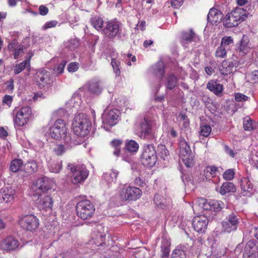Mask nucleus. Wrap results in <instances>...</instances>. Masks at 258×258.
<instances>
[{"instance_id": "nucleus-62", "label": "nucleus", "mask_w": 258, "mask_h": 258, "mask_svg": "<svg viewBox=\"0 0 258 258\" xmlns=\"http://www.w3.org/2000/svg\"><path fill=\"white\" fill-rule=\"evenodd\" d=\"M183 0H171V4L174 8H179L182 4Z\"/></svg>"}, {"instance_id": "nucleus-16", "label": "nucleus", "mask_w": 258, "mask_h": 258, "mask_svg": "<svg viewBox=\"0 0 258 258\" xmlns=\"http://www.w3.org/2000/svg\"><path fill=\"white\" fill-rule=\"evenodd\" d=\"M208 223L209 219L207 216L202 215L195 217L192 224L195 231L199 233H203L207 229Z\"/></svg>"}, {"instance_id": "nucleus-11", "label": "nucleus", "mask_w": 258, "mask_h": 258, "mask_svg": "<svg viewBox=\"0 0 258 258\" xmlns=\"http://www.w3.org/2000/svg\"><path fill=\"white\" fill-rule=\"evenodd\" d=\"M240 223V218L236 212H232L222 223L224 231L230 233L235 231Z\"/></svg>"}, {"instance_id": "nucleus-9", "label": "nucleus", "mask_w": 258, "mask_h": 258, "mask_svg": "<svg viewBox=\"0 0 258 258\" xmlns=\"http://www.w3.org/2000/svg\"><path fill=\"white\" fill-rule=\"evenodd\" d=\"M55 186L53 181L49 178L46 177L39 178L33 184L32 189L35 192L33 194V196L44 194L52 189L54 190Z\"/></svg>"}, {"instance_id": "nucleus-39", "label": "nucleus", "mask_w": 258, "mask_h": 258, "mask_svg": "<svg viewBox=\"0 0 258 258\" xmlns=\"http://www.w3.org/2000/svg\"><path fill=\"white\" fill-rule=\"evenodd\" d=\"M122 143V141L118 139L113 140L110 143L111 146L114 148L113 154L116 157H118L119 155L120 152V147Z\"/></svg>"}, {"instance_id": "nucleus-56", "label": "nucleus", "mask_w": 258, "mask_h": 258, "mask_svg": "<svg viewBox=\"0 0 258 258\" xmlns=\"http://www.w3.org/2000/svg\"><path fill=\"white\" fill-rule=\"evenodd\" d=\"M234 96L235 100L237 102L246 101L248 99L247 96L240 93H235Z\"/></svg>"}, {"instance_id": "nucleus-48", "label": "nucleus", "mask_w": 258, "mask_h": 258, "mask_svg": "<svg viewBox=\"0 0 258 258\" xmlns=\"http://www.w3.org/2000/svg\"><path fill=\"white\" fill-rule=\"evenodd\" d=\"M243 128L245 131H248L253 129L252 121L250 118H245L243 120Z\"/></svg>"}, {"instance_id": "nucleus-23", "label": "nucleus", "mask_w": 258, "mask_h": 258, "mask_svg": "<svg viewBox=\"0 0 258 258\" xmlns=\"http://www.w3.org/2000/svg\"><path fill=\"white\" fill-rule=\"evenodd\" d=\"M15 191L11 187L5 188L2 193L0 199L1 203H11L15 198Z\"/></svg>"}, {"instance_id": "nucleus-51", "label": "nucleus", "mask_w": 258, "mask_h": 258, "mask_svg": "<svg viewBox=\"0 0 258 258\" xmlns=\"http://www.w3.org/2000/svg\"><path fill=\"white\" fill-rule=\"evenodd\" d=\"M211 127L208 125H204L201 126L200 134L201 135L207 137L211 132Z\"/></svg>"}, {"instance_id": "nucleus-33", "label": "nucleus", "mask_w": 258, "mask_h": 258, "mask_svg": "<svg viewBox=\"0 0 258 258\" xmlns=\"http://www.w3.org/2000/svg\"><path fill=\"white\" fill-rule=\"evenodd\" d=\"M48 168L51 172L58 173L62 168V161H53L49 164Z\"/></svg>"}, {"instance_id": "nucleus-58", "label": "nucleus", "mask_w": 258, "mask_h": 258, "mask_svg": "<svg viewBox=\"0 0 258 258\" xmlns=\"http://www.w3.org/2000/svg\"><path fill=\"white\" fill-rule=\"evenodd\" d=\"M79 42L76 39H71L67 43V46L71 49H74L78 46Z\"/></svg>"}, {"instance_id": "nucleus-63", "label": "nucleus", "mask_w": 258, "mask_h": 258, "mask_svg": "<svg viewBox=\"0 0 258 258\" xmlns=\"http://www.w3.org/2000/svg\"><path fill=\"white\" fill-rule=\"evenodd\" d=\"M250 77L251 79L253 81V83H255L258 82V70H255L252 72Z\"/></svg>"}, {"instance_id": "nucleus-26", "label": "nucleus", "mask_w": 258, "mask_h": 258, "mask_svg": "<svg viewBox=\"0 0 258 258\" xmlns=\"http://www.w3.org/2000/svg\"><path fill=\"white\" fill-rule=\"evenodd\" d=\"M248 43V37L246 35H243L240 41V43L237 48V51H239L240 55L243 56L249 51L250 47Z\"/></svg>"}, {"instance_id": "nucleus-8", "label": "nucleus", "mask_w": 258, "mask_h": 258, "mask_svg": "<svg viewBox=\"0 0 258 258\" xmlns=\"http://www.w3.org/2000/svg\"><path fill=\"white\" fill-rule=\"evenodd\" d=\"M120 112L118 110L113 109L108 110L106 108L102 115V126L106 131L115 125L118 121Z\"/></svg>"}, {"instance_id": "nucleus-24", "label": "nucleus", "mask_w": 258, "mask_h": 258, "mask_svg": "<svg viewBox=\"0 0 258 258\" xmlns=\"http://www.w3.org/2000/svg\"><path fill=\"white\" fill-rule=\"evenodd\" d=\"M207 88L217 96H221L223 90V86L217 80H211L207 84Z\"/></svg>"}, {"instance_id": "nucleus-47", "label": "nucleus", "mask_w": 258, "mask_h": 258, "mask_svg": "<svg viewBox=\"0 0 258 258\" xmlns=\"http://www.w3.org/2000/svg\"><path fill=\"white\" fill-rule=\"evenodd\" d=\"M172 258H186L184 251L180 249H174L171 254Z\"/></svg>"}, {"instance_id": "nucleus-20", "label": "nucleus", "mask_w": 258, "mask_h": 258, "mask_svg": "<svg viewBox=\"0 0 258 258\" xmlns=\"http://www.w3.org/2000/svg\"><path fill=\"white\" fill-rule=\"evenodd\" d=\"M257 255L256 246L253 242L249 241L245 245L243 258H256Z\"/></svg>"}, {"instance_id": "nucleus-53", "label": "nucleus", "mask_w": 258, "mask_h": 258, "mask_svg": "<svg viewBox=\"0 0 258 258\" xmlns=\"http://www.w3.org/2000/svg\"><path fill=\"white\" fill-rule=\"evenodd\" d=\"M234 175V172L233 169H228L226 170L223 174V176L226 180H231L233 178Z\"/></svg>"}, {"instance_id": "nucleus-29", "label": "nucleus", "mask_w": 258, "mask_h": 258, "mask_svg": "<svg viewBox=\"0 0 258 258\" xmlns=\"http://www.w3.org/2000/svg\"><path fill=\"white\" fill-rule=\"evenodd\" d=\"M218 171V167L215 166H207L204 171V175L207 180H210L211 178L216 176Z\"/></svg>"}, {"instance_id": "nucleus-25", "label": "nucleus", "mask_w": 258, "mask_h": 258, "mask_svg": "<svg viewBox=\"0 0 258 258\" xmlns=\"http://www.w3.org/2000/svg\"><path fill=\"white\" fill-rule=\"evenodd\" d=\"M181 40L183 45H185L193 41L197 42L199 40V37L193 32L190 30L184 32L181 34Z\"/></svg>"}, {"instance_id": "nucleus-40", "label": "nucleus", "mask_w": 258, "mask_h": 258, "mask_svg": "<svg viewBox=\"0 0 258 258\" xmlns=\"http://www.w3.org/2000/svg\"><path fill=\"white\" fill-rule=\"evenodd\" d=\"M67 146L65 147L64 145L61 144L56 145L53 149V152L57 156H60L63 154L66 151L72 147L73 146L69 147V144H66Z\"/></svg>"}, {"instance_id": "nucleus-10", "label": "nucleus", "mask_w": 258, "mask_h": 258, "mask_svg": "<svg viewBox=\"0 0 258 258\" xmlns=\"http://www.w3.org/2000/svg\"><path fill=\"white\" fill-rule=\"evenodd\" d=\"M141 161L145 166L153 167L155 165L157 156L155 147L153 145H146L144 146Z\"/></svg>"}, {"instance_id": "nucleus-13", "label": "nucleus", "mask_w": 258, "mask_h": 258, "mask_svg": "<svg viewBox=\"0 0 258 258\" xmlns=\"http://www.w3.org/2000/svg\"><path fill=\"white\" fill-rule=\"evenodd\" d=\"M19 223L23 229L30 231L36 229L39 224L38 218L32 214L24 216Z\"/></svg>"}, {"instance_id": "nucleus-28", "label": "nucleus", "mask_w": 258, "mask_h": 258, "mask_svg": "<svg viewBox=\"0 0 258 258\" xmlns=\"http://www.w3.org/2000/svg\"><path fill=\"white\" fill-rule=\"evenodd\" d=\"M150 71L153 74L159 75L162 78L164 74V65L163 62L159 61L150 68Z\"/></svg>"}, {"instance_id": "nucleus-38", "label": "nucleus", "mask_w": 258, "mask_h": 258, "mask_svg": "<svg viewBox=\"0 0 258 258\" xmlns=\"http://www.w3.org/2000/svg\"><path fill=\"white\" fill-rule=\"evenodd\" d=\"M88 86L89 91L92 93L98 94L101 92V88L97 82H90L88 83Z\"/></svg>"}, {"instance_id": "nucleus-31", "label": "nucleus", "mask_w": 258, "mask_h": 258, "mask_svg": "<svg viewBox=\"0 0 258 258\" xmlns=\"http://www.w3.org/2000/svg\"><path fill=\"white\" fill-rule=\"evenodd\" d=\"M177 85V79L173 74H170L166 78L165 86L169 90L173 89Z\"/></svg>"}, {"instance_id": "nucleus-15", "label": "nucleus", "mask_w": 258, "mask_h": 258, "mask_svg": "<svg viewBox=\"0 0 258 258\" xmlns=\"http://www.w3.org/2000/svg\"><path fill=\"white\" fill-rule=\"evenodd\" d=\"M121 23L117 21H109L105 24L102 31L105 36L109 38L113 39L115 38L120 31Z\"/></svg>"}, {"instance_id": "nucleus-54", "label": "nucleus", "mask_w": 258, "mask_h": 258, "mask_svg": "<svg viewBox=\"0 0 258 258\" xmlns=\"http://www.w3.org/2000/svg\"><path fill=\"white\" fill-rule=\"evenodd\" d=\"M217 14L215 16H214V18L211 19L210 22L214 23L216 24L217 23L220 22L222 20L223 17V15L222 13L218 10L217 11Z\"/></svg>"}, {"instance_id": "nucleus-3", "label": "nucleus", "mask_w": 258, "mask_h": 258, "mask_svg": "<svg viewBox=\"0 0 258 258\" xmlns=\"http://www.w3.org/2000/svg\"><path fill=\"white\" fill-rule=\"evenodd\" d=\"M248 12L243 8H236L230 13L228 14L223 19V25L228 28L237 26L247 17Z\"/></svg>"}, {"instance_id": "nucleus-64", "label": "nucleus", "mask_w": 258, "mask_h": 258, "mask_svg": "<svg viewBox=\"0 0 258 258\" xmlns=\"http://www.w3.org/2000/svg\"><path fill=\"white\" fill-rule=\"evenodd\" d=\"M13 100L12 96L9 95H5L3 99V103L6 104L8 106H10Z\"/></svg>"}, {"instance_id": "nucleus-32", "label": "nucleus", "mask_w": 258, "mask_h": 258, "mask_svg": "<svg viewBox=\"0 0 258 258\" xmlns=\"http://www.w3.org/2000/svg\"><path fill=\"white\" fill-rule=\"evenodd\" d=\"M170 242L167 240L162 241L161 245V256L162 257H166L169 256L170 252Z\"/></svg>"}, {"instance_id": "nucleus-14", "label": "nucleus", "mask_w": 258, "mask_h": 258, "mask_svg": "<svg viewBox=\"0 0 258 258\" xmlns=\"http://www.w3.org/2000/svg\"><path fill=\"white\" fill-rule=\"evenodd\" d=\"M31 113L32 111L30 107L25 106L21 108L14 119L15 125L22 126L26 124L31 117Z\"/></svg>"}, {"instance_id": "nucleus-42", "label": "nucleus", "mask_w": 258, "mask_h": 258, "mask_svg": "<svg viewBox=\"0 0 258 258\" xmlns=\"http://www.w3.org/2000/svg\"><path fill=\"white\" fill-rule=\"evenodd\" d=\"M29 60H25L20 63L17 64L14 68V74L15 75L20 74L25 69L28 64H29Z\"/></svg>"}, {"instance_id": "nucleus-37", "label": "nucleus", "mask_w": 258, "mask_h": 258, "mask_svg": "<svg viewBox=\"0 0 258 258\" xmlns=\"http://www.w3.org/2000/svg\"><path fill=\"white\" fill-rule=\"evenodd\" d=\"M23 167V162L21 159H15L11 162L10 169L12 172H16L22 170Z\"/></svg>"}, {"instance_id": "nucleus-45", "label": "nucleus", "mask_w": 258, "mask_h": 258, "mask_svg": "<svg viewBox=\"0 0 258 258\" xmlns=\"http://www.w3.org/2000/svg\"><path fill=\"white\" fill-rule=\"evenodd\" d=\"M212 210L213 211H220L224 205V204L221 201L212 200Z\"/></svg>"}, {"instance_id": "nucleus-4", "label": "nucleus", "mask_w": 258, "mask_h": 258, "mask_svg": "<svg viewBox=\"0 0 258 258\" xmlns=\"http://www.w3.org/2000/svg\"><path fill=\"white\" fill-rule=\"evenodd\" d=\"M67 169L71 172V180L74 184L83 183L89 175V171L83 164L69 163Z\"/></svg>"}, {"instance_id": "nucleus-57", "label": "nucleus", "mask_w": 258, "mask_h": 258, "mask_svg": "<svg viewBox=\"0 0 258 258\" xmlns=\"http://www.w3.org/2000/svg\"><path fill=\"white\" fill-rule=\"evenodd\" d=\"M79 64L77 62L70 63L68 67V71L69 72H75L79 69Z\"/></svg>"}, {"instance_id": "nucleus-19", "label": "nucleus", "mask_w": 258, "mask_h": 258, "mask_svg": "<svg viewBox=\"0 0 258 258\" xmlns=\"http://www.w3.org/2000/svg\"><path fill=\"white\" fill-rule=\"evenodd\" d=\"M20 245L19 241L12 236H9L5 239L1 243L2 249L6 251L14 250Z\"/></svg>"}, {"instance_id": "nucleus-46", "label": "nucleus", "mask_w": 258, "mask_h": 258, "mask_svg": "<svg viewBox=\"0 0 258 258\" xmlns=\"http://www.w3.org/2000/svg\"><path fill=\"white\" fill-rule=\"evenodd\" d=\"M200 204L202 205V208L205 210H212V200H207L205 199H201Z\"/></svg>"}, {"instance_id": "nucleus-12", "label": "nucleus", "mask_w": 258, "mask_h": 258, "mask_svg": "<svg viewBox=\"0 0 258 258\" xmlns=\"http://www.w3.org/2000/svg\"><path fill=\"white\" fill-rule=\"evenodd\" d=\"M36 85L40 88H44L50 86L53 80L49 72L45 70H39L34 77Z\"/></svg>"}, {"instance_id": "nucleus-18", "label": "nucleus", "mask_w": 258, "mask_h": 258, "mask_svg": "<svg viewBox=\"0 0 258 258\" xmlns=\"http://www.w3.org/2000/svg\"><path fill=\"white\" fill-rule=\"evenodd\" d=\"M154 124L153 121L149 120L147 117H144L140 123V137L146 138L152 133V127Z\"/></svg>"}, {"instance_id": "nucleus-59", "label": "nucleus", "mask_w": 258, "mask_h": 258, "mask_svg": "<svg viewBox=\"0 0 258 258\" xmlns=\"http://www.w3.org/2000/svg\"><path fill=\"white\" fill-rule=\"evenodd\" d=\"M57 24V22L56 21H50L49 22H47L43 26L42 28L43 30H46L47 29L54 27Z\"/></svg>"}, {"instance_id": "nucleus-6", "label": "nucleus", "mask_w": 258, "mask_h": 258, "mask_svg": "<svg viewBox=\"0 0 258 258\" xmlns=\"http://www.w3.org/2000/svg\"><path fill=\"white\" fill-rule=\"evenodd\" d=\"M179 157L187 167L194 165V155L187 142L181 139L179 143Z\"/></svg>"}, {"instance_id": "nucleus-5", "label": "nucleus", "mask_w": 258, "mask_h": 258, "mask_svg": "<svg viewBox=\"0 0 258 258\" xmlns=\"http://www.w3.org/2000/svg\"><path fill=\"white\" fill-rule=\"evenodd\" d=\"M142 195V191L139 188L124 184L119 189L117 196L121 202H124L136 201Z\"/></svg>"}, {"instance_id": "nucleus-41", "label": "nucleus", "mask_w": 258, "mask_h": 258, "mask_svg": "<svg viewBox=\"0 0 258 258\" xmlns=\"http://www.w3.org/2000/svg\"><path fill=\"white\" fill-rule=\"evenodd\" d=\"M111 66L112 67L113 71L117 76H118L120 74V71L119 66L120 61L117 58H112L111 62Z\"/></svg>"}, {"instance_id": "nucleus-34", "label": "nucleus", "mask_w": 258, "mask_h": 258, "mask_svg": "<svg viewBox=\"0 0 258 258\" xmlns=\"http://www.w3.org/2000/svg\"><path fill=\"white\" fill-rule=\"evenodd\" d=\"M139 144L134 140L126 141L125 149L130 152H136L139 149Z\"/></svg>"}, {"instance_id": "nucleus-2", "label": "nucleus", "mask_w": 258, "mask_h": 258, "mask_svg": "<svg viewBox=\"0 0 258 258\" xmlns=\"http://www.w3.org/2000/svg\"><path fill=\"white\" fill-rule=\"evenodd\" d=\"M73 126L74 132L77 136L84 137L89 134L91 128V122L85 114H79L75 117Z\"/></svg>"}, {"instance_id": "nucleus-52", "label": "nucleus", "mask_w": 258, "mask_h": 258, "mask_svg": "<svg viewBox=\"0 0 258 258\" xmlns=\"http://www.w3.org/2000/svg\"><path fill=\"white\" fill-rule=\"evenodd\" d=\"M154 202L159 208H163L165 206L164 203L161 200V196L159 195H156L154 196Z\"/></svg>"}, {"instance_id": "nucleus-44", "label": "nucleus", "mask_w": 258, "mask_h": 258, "mask_svg": "<svg viewBox=\"0 0 258 258\" xmlns=\"http://www.w3.org/2000/svg\"><path fill=\"white\" fill-rule=\"evenodd\" d=\"M67 63L64 60H62L61 62L54 67L53 71L57 75H60L63 72L64 68Z\"/></svg>"}, {"instance_id": "nucleus-21", "label": "nucleus", "mask_w": 258, "mask_h": 258, "mask_svg": "<svg viewBox=\"0 0 258 258\" xmlns=\"http://www.w3.org/2000/svg\"><path fill=\"white\" fill-rule=\"evenodd\" d=\"M8 49L10 51L14 52V57L17 59L24 53V46L19 44L16 39H13L9 44Z\"/></svg>"}, {"instance_id": "nucleus-22", "label": "nucleus", "mask_w": 258, "mask_h": 258, "mask_svg": "<svg viewBox=\"0 0 258 258\" xmlns=\"http://www.w3.org/2000/svg\"><path fill=\"white\" fill-rule=\"evenodd\" d=\"M240 186L244 196H248L253 191V184L248 177L241 178Z\"/></svg>"}, {"instance_id": "nucleus-30", "label": "nucleus", "mask_w": 258, "mask_h": 258, "mask_svg": "<svg viewBox=\"0 0 258 258\" xmlns=\"http://www.w3.org/2000/svg\"><path fill=\"white\" fill-rule=\"evenodd\" d=\"M235 190V186L232 183L226 182L223 183L221 186L220 193L222 195H224L227 193L234 192Z\"/></svg>"}, {"instance_id": "nucleus-1", "label": "nucleus", "mask_w": 258, "mask_h": 258, "mask_svg": "<svg viewBox=\"0 0 258 258\" xmlns=\"http://www.w3.org/2000/svg\"><path fill=\"white\" fill-rule=\"evenodd\" d=\"M49 130L50 135L54 139L63 140L66 144H69V147L73 146L76 144L70 135L67 133L66 124L62 119L56 120L53 125L50 127Z\"/></svg>"}, {"instance_id": "nucleus-43", "label": "nucleus", "mask_w": 258, "mask_h": 258, "mask_svg": "<svg viewBox=\"0 0 258 258\" xmlns=\"http://www.w3.org/2000/svg\"><path fill=\"white\" fill-rule=\"evenodd\" d=\"M219 70L220 73L223 75H227L232 72V70L230 69V67L228 66V63L226 61H223L222 63Z\"/></svg>"}, {"instance_id": "nucleus-49", "label": "nucleus", "mask_w": 258, "mask_h": 258, "mask_svg": "<svg viewBox=\"0 0 258 258\" xmlns=\"http://www.w3.org/2000/svg\"><path fill=\"white\" fill-rule=\"evenodd\" d=\"M226 47H224L222 45H220L216 50L215 55L217 57L223 58L226 55Z\"/></svg>"}, {"instance_id": "nucleus-27", "label": "nucleus", "mask_w": 258, "mask_h": 258, "mask_svg": "<svg viewBox=\"0 0 258 258\" xmlns=\"http://www.w3.org/2000/svg\"><path fill=\"white\" fill-rule=\"evenodd\" d=\"M118 173L119 172L117 170L114 169L111 170L104 174L103 176V179L107 184L115 183Z\"/></svg>"}, {"instance_id": "nucleus-35", "label": "nucleus", "mask_w": 258, "mask_h": 258, "mask_svg": "<svg viewBox=\"0 0 258 258\" xmlns=\"http://www.w3.org/2000/svg\"><path fill=\"white\" fill-rule=\"evenodd\" d=\"M90 23L92 26L96 30H102V26L103 25V19L98 16H94L90 19Z\"/></svg>"}, {"instance_id": "nucleus-36", "label": "nucleus", "mask_w": 258, "mask_h": 258, "mask_svg": "<svg viewBox=\"0 0 258 258\" xmlns=\"http://www.w3.org/2000/svg\"><path fill=\"white\" fill-rule=\"evenodd\" d=\"M38 166L36 161L27 162L23 167V170L27 173H33L37 170Z\"/></svg>"}, {"instance_id": "nucleus-17", "label": "nucleus", "mask_w": 258, "mask_h": 258, "mask_svg": "<svg viewBox=\"0 0 258 258\" xmlns=\"http://www.w3.org/2000/svg\"><path fill=\"white\" fill-rule=\"evenodd\" d=\"M33 197L35 198H37L36 204L39 209H44L47 211L52 208L53 201L50 196L42 194Z\"/></svg>"}, {"instance_id": "nucleus-60", "label": "nucleus", "mask_w": 258, "mask_h": 258, "mask_svg": "<svg viewBox=\"0 0 258 258\" xmlns=\"http://www.w3.org/2000/svg\"><path fill=\"white\" fill-rule=\"evenodd\" d=\"M217 11L218 10L214 8H212L210 10L207 16V20L209 22L211 21V19L214 18V16L217 14Z\"/></svg>"}, {"instance_id": "nucleus-55", "label": "nucleus", "mask_w": 258, "mask_h": 258, "mask_svg": "<svg viewBox=\"0 0 258 258\" xmlns=\"http://www.w3.org/2000/svg\"><path fill=\"white\" fill-rule=\"evenodd\" d=\"M5 85L6 90L9 93L13 92L14 89V80L13 79H10L6 82Z\"/></svg>"}, {"instance_id": "nucleus-50", "label": "nucleus", "mask_w": 258, "mask_h": 258, "mask_svg": "<svg viewBox=\"0 0 258 258\" xmlns=\"http://www.w3.org/2000/svg\"><path fill=\"white\" fill-rule=\"evenodd\" d=\"M233 43V40L231 36H225L222 38L221 42V45L228 49V47Z\"/></svg>"}, {"instance_id": "nucleus-61", "label": "nucleus", "mask_w": 258, "mask_h": 258, "mask_svg": "<svg viewBox=\"0 0 258 258\" xmlns=\"http://www.w3.org/2000/svg\"><path fill=\"white\" fill-rule=\"evenodd\" d=\"M39 14L42 16H45L48 13V9L44 5H41L39 7Z\"/></svg>"}, {"instance_id": "nucleus-7", "label": "nucleus", "mask_w": 258, "mask_h": 258, "mask_svg": "<svg viewBox=\"0 0 258 258\" xmlns=\"http://www.w3.org/2000/svg\"><path fill=\"white\" fill-rule=\"evenodd\" d=\"M76 212L78 217L82 219L91 218L95 212V207L91 202L88 200H83L76 205Z\"/></svg>"}]
</instances>
